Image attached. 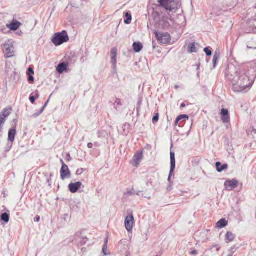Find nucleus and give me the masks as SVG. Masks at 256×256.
Wrapping results in <instances>:
<instances>
[{
  "mask_svg": "<svg viewBox=\"0 0 256 256\" xmlns=\"http://www.w3.org/2000/svg\"><path fill=\"white\" fill-rule=\"evenodd\" d=\"M244 68H237L234 66L229 67L226 78L232 84V90L236 92H242L252 86V81L250 80Z\"/></svg>",
  "mask_w": 256,
  "mask_h": 256,
  "instance_id": "obj_1",
  "label": "nucleus"
},
{
  "mask_svg": "<svg viewBox=\"0 0 256 256\" xmlns=\"http://www.w3.org/2000/svg\"><path fill=\"white\" fill-rule=\"evenodd\" d=\"M69 40V37L67 32L63 30L62 32H57L53 36L52 42L56 46H60Z\"/></svg>",
  "mask_w": 256,
  "mask_h": 256,
  "instance_id": "obj_2",
  "label": "nucleus"
},
{
  "mask_svg": "<svg viewBox=\"0 0 256 256\" xmlns=\"http://www.w3.org/2000/svg\"><path fill=\"white\" fill-rule=\"evenodd\" d=\"M158 2L160 5L166 10L174 12L180 6L178 0H159Z\"/></svg>",
  "mask_w": 256,
  "mask_h": 256,
  "instance_id": "obj_3",
  "label": "nucleus"
},
{
  "mask_svg": "<svg viewBox=\"0 0 256 256\" xmlns=\"http://www.w3.org/2000/svg\"><path fill=\"white\" fill-rule=\"evenodd\" d=\"M3 50L6 58L12 57L14 56V48L12 42L8 41L6 42L3 46Z\"/></svg>",
  "mask_w": 256,
  "mask_h": 256,
  "instance_id": "obj_4",
  "label": "nucleus"
},
{
  "mask_svg": "<svg viewBox=\"0 0 256 256\" xmlns=\"http://www.w3.org/2000/svg\"><path fill=\"white\" fill-rule=\"evenodd\" d=\"M154 33L157 40L163 44H168L170 40V36L168 32L160 34L154 30Z\"/></svg>",
  "mask_w": 256,
  "mask_h": 256,
  "instance_id": "obj_5",
  "label": "nucleus"
},
{
  "mask_svg": "<svg viewBox=\"0 0 256 256\" xmlns=\"http://www.w3.org/2000/svg\"><path fill=\"white\" fill-rule=\"evenodd\" d=\"M62 166L60 169V177L62 180L70 178V172L68 166L66 165L62 160H61Z\"/></svg>",
  "mask_w": 256,
  "mask_h": 256,
  "instance_id": "obj_6",
  "label": "nucleus"
},
{
  "mask_svg": "<svg viewBox=\"0 0 256 256\" xmlns=\"http://www.w3.org/2000/svg\"><path fill=\"white\" fill-rule=\"evenodd\" d=\"M238 181L236 179L232 180H227L224 182V186L226 190L230 191L238 187Z\"/></svg>",
  "mask_w": 256,
  "mask_h": 256,
  "instance_id": "obj_7",
  "label": "nucleus"
},
{
  "mask_svg": "<svg viewBox=\"0 0 256 256\" xmlns=\"http://www.w3.org/2000/svg\"><path fill=\"white\" fill-rule=\"evenodd\" d=\"M247 33L256 34V20H250L247 24V28L246 30Z\"/></svg>",
  "mask_w": 256,
  "mask_h": 256,
  "instance_id": "obj_8",
  "label": "nucleus"
},
{
  "mask_svg": "<svg viewBox=\"0 0 256 256\" xmlns=\"http://www.w3.org/2000/svg\"><path fill=\"white\" fill-rule=\"evenodd\" d=\"M134 223V218L132 214L127 216L125 219V227L128 232L132 230Z\"/></svg>",
  "mask_w": 256,
  "mask_h": 256,
  "instance_id": "obj_9",
  "label": "nucleus"
},
{
  "mask_svg": "<svg viewBox=\"0 0 256 256\" xmlns=\"http://www.w3.org/2000/svg\"><path fill=\"white\" fill-rule=\"evenodd\" d=\"M170 170L169 176L168 178V180H170V176L176 168L175 154H174V152H170Z\"/></svg>",
  "mask_w": 256,
  "mask_h": 256,
  "instance_id": "obj_10",
  "label": "nucleus"
},
{
  "mask_svg": "<svg viewBox=\"0 0 256 256\" xmlns=\"http://www.w3.org/2000/svg\"><path fill=\"white\" fill-rule=\"evenodd\" d=\"M82 186V183L80 182H71L68 185V188L71 192L76 193Z\"/></svg>",
  "mask_w": 256,
  "mask_h": 256,
  "instance_id": "obj_11",
  "label": "nucleus"
},
{
  "mask_svg": "<svg viewBox=\"0 0 256 256\" xmlns=\"http://www.w3.org/2000/svg\"><path fill=\"white\" fill-rule=\"evenodd\" d=\"M16 131L14 128L10 130L8 134V140L11 142L10 146H8V150L10 149L12 146V143L14 142Z\"/></svg>",
  "mask_w": 256,
  "mask_h": 256,
  "instance_id": "obj_12",
  "label": "nucleus"
},
{
  "mask_svg": "<svg viewBox=\"0 0 256 256\" xmlns=\"http://www.w3.org/2000/svg\"><path fill=\"white\" fill-rule=\"evenodd\" d=\"M221 119L224 123H227L230 121L228 111L226 109L222 108L221 110Z\"/></svg>",
  "mask_w": 256,
  "mask_h": 256,
  "instance_id": "obj_13",
  "label": "nucleus"
},
{
  "mask_svg": "<svg viewBox=\"0 0 256 256\" xmlns=\"http://www.w3.org/2000/svg\"><path fill=\"white\" fill-rule=\"evenodd\" d=\"M142 152H138L134 156L133 160L136 166H138L142 159Z\"/></svg>",
  "mask_w": 256,
  "mask_h": 256,
  "instance_id": "obj_14",
  "label": "nucleus"
},
{
  "mask_svg": "<svg viewBox=\"0 0 256 256\" xmlns=\"http://www.w3.org/2000/svg\"><path fill=\"white\" fill-rule=\"evenodd\" d=\"M216 170L218 172H221L222 170H226L228 168V165L226 164H222L218 162L216 164Z\"/></svg>",
  "mask_w": 256,
  "mask_h": 256,
  "instance_id": "obj_15",
  "label": "nucleus"
},
{
  "mask_svg": "<svg viewBox=\"0 0 256 256\" xmlns=\"http://www.w3.org/2000/svg\"><path fill=\"white\" fill-rule=\"evenodd\" d=\"M132 47L134 52H139L143 48V45L140 42H134L132 44Z\"/></svg>",
  "mask_w": 256,
  "mask_h": 256,
  "instance_id": "obj_16",
  "label": "nucleus"
},
{
  "mask_svg": "<svg viewBox=\"0 0 256 256\" xmlns=\"http://www.w3.org/2000/svg\"><path fill=\"white\" fill-rule=\"evenodd\" d=\"M117 50L112 48L111 50V63L116 62Z\"/></svg>",
  "mask_w": 256,
  "mask_h": 256,
  "instance_id": "obj_17",
  "label": "nucleus"
},
{
  "mask_svg": "<svg viewBox=\"0 0 256 256\" xmlns=\"http://www.w3.org/2000/svg\"><path fill=\"white\" fill-rule=\"evenodd\" d=\"M67 68V64L64 62L60 64L57 66L56 70L59 74H62Z\"/></svg>",
  "mask_w": 256,
  "mask_h": 256,
  "instance_id": "obj_18",
  "label": "nucleus"
},
{
  "mask_svg": "<svg viewBox=\"0 0 256 256\" xmlns=\"http://www.w3.org/2000/svg\"><path fill=\"white\" fill-rule=\"evenodd\" d=\"M220 58V53L219 52L216 51L214 52L213 60H212V64H213V68H215L217 64V62Z\"/></svg>",
  "mask_w": 256,
  "mask_h": 256,
  "instance_id": "obj_19",
  "label": "nucleus"
},
{
  "mask_svg": "<svg viewBox=\"0 0 256 256\" xmlns=\"http://www.w3.org/2000/svg\"><path fill=\"white\" fill-rule=\"evenodd\" d=\"M228 224L225 218H222L216 223V227L222 228L226 226Z\"/></svg>",
  "mask_w": 256,
  "mask_h": 256,
  "instance_id": "obj_20",
  "label": "nucleus"
},
{
  "mask_svg": "<svg viewBox=\"0 0 256 256\" xmlns=\"http://www.w3.org/2000/svg\"><path fill=\"white\" fill-rule=\"evenodd\" d=\"M236 236L230 232H228L226 234V240L227 242H231L234 240Z\"/></svg>",
  "mask_w": 256,
  "mask_h": 256,
  "instance_id": "obj_21",
  "label": "nucleus"
},
{
  "mask_svg": "<svg viewBox=\"0 0 256 256\" xmlns=\"http://www.w3.org/2000/svg\"><path fill=\"white\" fill-rule=\"evenodd\" d=\"M20 25V23L18 22H13L8 25V28L12 30H17Z\"/></svg>",
  "mask_w": 256,
  "mask_h": 256,
  "instance_id": "obj_22",
  "label": "nucleus"
},
{
  "mask_svg": "<svg viewBox=\"0 0 256 256\" xmlns=\"http://www.w3.org/2000/svg\"><path fill=\"white\" fill-rule=\"evenodd\" d=\"M188 120V116L186 114H182L176 118L174 122L175 126L178 124V122L182 120Z\"/></svg>",
  "mask_w": 256,
  "mask_h": 256,
  "instance_id": "obj_23",
  "label": "nucleus"
},
{
  "mask_svg": "<svg viewBox=\"0 0 256 256\" xmlns=\"http://www.w3.org/2000/svg\"><path fill=\"white\" fill-rule=\"evenodd\" d=\"M188 51L190 53L196 52L195 43H191L188 44Z\"/></svg>",
  "mask_w": 256,
  "mask_h": 256,
  "instance_id": "obj_24",
  "label": "nucleus"
},
{
  "mask_svg": "<svg viewBox=\"0 0 256 256\" xmlns=\"http://www.w3.org/2000/svg\"><path fill=\"white\" fill-rule=\"evenodd\" d=\"M0 218L2 220L8 223L10 220V215L6 212L3 213L0 216Z\"/></svg>",
  "mask_w": 256,
  "mask_h": 256,
  "instance_id": "obj_25",
  "label": "nucleus"
},
{
  "mask_svg": "<svg viewBox=\"0 0 256 256\" xmlns=\"http://www.w3.org/2000/svg\"><path fill=\"white\" fill-rule=\"evenodd\" d=\"M160 25L162 26V28L166 29L170 26V24L168 22H166L164 19L160 21Z\"/></svg>",
  "mask_w": 256,
  "mask_h": 256,
  "instance_id": "obj_26",
  "label": "nucleus"
},
{
  "mask_svg": "<svg viewBox=\"0 0 256 256\" xmlns=\"http://www.w3.org/2000/svg\"><path fill=\"white\" fill-rule=\"evenodd\" d=\"M125 16L126 18V20H124V23L126 24H130L132 20L131 14L130 12H127L125 14Z\"/></svg>",
  "mask_w": 256,
  "mask_h": 256,
  "instance_id": "obj_27",
  "label": "nucleus"
},
{
  "mask_svg": "<svg viewBox=\"0 0 256 256\" xmlns=\"http://www.w3.org/2000/svg\"><path fill=\"white\" fill-rule=\"evenodd\" d=\"M11 110V108H4L0 115H2L4 117L6 118L10 114Z\"/></svg>",
  "mask_w": 256,
  "mask_h": 256,
  "instance_id": "obj_28",
  "label": "nucleus"
},
{
  "mask_svg": "<svg viewBox=\"0 0 256 256\" xmlns=\"http://www.w3.org/2000/svg\"><path fill=\"white\" fill-rule=\"evenodd\" d=\"M6 120V118L4 117L2 115H0V136H2L1 131L2 129V126L4 125Z\"/></svg>",
  "mask_w": 256,
  "mask_h": 256,
  "instance_id": "obj_29",
  "label": "nucleus"
},
{
  "mask_svg": "<svg viewBox=\"0 0 256 256\" xmlns=\"http://www.w3.org/2000/svg\"><path fill=\"white\" fill-rule=\"evenodd\" d=\"M88 242V238L86 237H81L80 238V240L78 242V245L82 246L84 245L86 242Z\"/></svg>",
  "mask_w": 256,
  "mask_h": 256,
  "instance_id": "obj_30",
  "label": "nucleus"
},
{
  "mask_svg": "<svg viewBox=\"0 0 256 256\" xmlns=\"http://www.w3.org/2000/svg\"><path fill=\"white\" fill-rule=\"evenodd\" d=\"M108 136L107 132L105 130H100L98 133V138H104Z\"/></svg>",
  "mask_w": 256,
  "mask_h": 256,
  "instance_id": "obj_31",
  "label": "nucleus"
},
{
  "mask_svg": "<svg viewBox=\"0 0 256 256\" xmlns=\"http://www.w3.org/2000/svg\"><path fill=\"white\" fill-rule=\"evenodd\" d=\"M120 106H122L121 100L120 98H116L114 103L115 108L118 109Z\"/></svg>",
  "mask_w": 256,
  "mask_h": 256,
  "instance_id": "obj_32",
  "label": "nucleus"
},
{
  "mask_svg": "<svg viewBox=\"0 0 256 256\" xmlns=\"http://www.w3.org/2000/svg\"><path fill=\"white\" fill-rule=\"evenodd\" d=\"M204 51L207 56H210L212 54V48L210 47L205 48Z\"/></svg>",
  "mask_w": 256,
  "mask_h": 256,
  "instance_id": "obj_33",
  "label": "nucleus"
},
{
  "mask_svg": "<svg viewBox=\"0 0 256 256\" xmlns=\"http://www.w3.org/2000/svg\"><path fill=\"white\" fill-rule=\"evenodd\" d=\"M236 249L237 248L235 246H232L229 250V254L228 256H232L234 253L236 252Z\"/></svg>",
  "mask_w": 256,
  "mask_h": 256,
  "instance_id": "obj_34",
  "label": "nucleus"
},
{
  "mask_svg": "<svg viewBox=\"0 0 256 256\" xmlns=\"http://www.w3.org/2000/svg\"><path fill=\"white\" fill-rule=\"evenodd\" d=\"M135 194V192L134 190V188H132V190H128L127 192H126L124 194V196L125 197H128V196H132L133 194Z\"/></svg>",
  "mask_w": 256,
  "mask_h": 256,
  "instance_id": "obj_35",
  "label": "nucleus"
},
{
  "mask_svg": "<svg viewBox=\"0 0 256 256\" xmlns=\"http://www.w3.org/2000/svg\"><path fill=\"white\" fill-rule=\"evenodd\" d=\"M107 248H108V246H106V245H104L103 246V248H102V254H103V256H108V254H110V253H107L106 252Z\"/></svg>",
  "mask_w": 256,
  "mask_h": 256,
  "instance_id": "obj_36",
  "label": "nucleus"
},
{
  "mask_svg": "<svg viewBox=\"0 0 256 256\" xmlns=\"http://www.w3.org/2000/svg\"><path fill=\"white\" fill-rule=\"evenodd\" d=\"M159 119V114L157 113L152 118V122L154 124L156 123Z\"/></svg>",
  "mask_w": 256,
  "mask_h": 256,
  "instance_id": "obj_37",
  "label": "nucleus"
},
{
  "mask_svg": "<svg viewBox=\"0 0 256 256\" xmlns=\"http://www.w3.org/2000/svg\"><path fill=\"white\" fill-rule=\"evenodd\" d=\"M44 108H42L41 110L36 112L34 114V116L35 117V118H36L38 117V116H39L43 112H44Z\"/></svg>",
  "mask_w": 256,
  "mask_h": 256,
  "instance_id": "obj_38",
  "label": "nucleus"
},
{
  "mask_svg": "<svg viewBox=\"0 0 256 256\" xmlns=\"http://www.w3.org/2000/svg\"><path fill=\"white\" fill-rule=\"evenodd\" d=\"M30 100L32 104H34L36 100L35 97L32 96V94H30Z\"/></svg>",
  "mask_w": 256,
  "mask_h": 256,
  "instance_id": "obj_39",
  "label": "nucleus"
},
{
  "mask_svg": "<svg viewBox=\"0 0 256 256\" xmlns=\"http://www.w3.org/2000/svg\"><path fill=\"white\" fill-rule=\"evenodd\" d=\"M84 172V169L83 168H79L78 169L76 172V175H80L82 172Z\"/></svg>",
  "mask_w": 256,
  "mask_h": 256,
  "instance_id": "obj_40",
  "label": "nucleus"
},
{
  "mask_svg": "<svg viewBox=\"0 0 256 256\" xmlns=\"http://www.w3.org/2000/svg\"><path fill=\"white\" fill-rule=\"evenodd\" d=\"M112 67L113 68L114 72H115L116 70V62L112 63Z\"/></svg>",
  "mask_w": 256,
  "mask_h": 256,
  "instance_id": "obj_41",
  "label": "nucleus"
},
{
  "mask_svg": "<svg viewBox=\"0 0 256 256\" xmlns=\"http://www.w3.org/2000/svg\"><path fill=\"white\" fill-rule=\"evenodd\" d=\"M126 242H127V240H120V242H119L118 246H121L122 244L124 245Z\"/></svg>",
  "mask_w": 256,
  "mask_h": 256,
  "instance_id": "obj_42",
  "label": "nucleus"
},
{
  "mask_svg": "<svg viewBox=\"0 0 256 256\" xmlns=\"http://www.w3.org/2000/svg\"><path fill=\"white\" fill-rule=\"evenodd\" d=\"M135 194H136V195L138 196H142V197H144V194H142V191H137L136 192H135Z\"/></svg>",
  "mask_w": 256,
  "mask_h": 256,
  "instance_id": "obj_43",
  "label": "nucleus"
},
{
  "mask_svg": "<svg viewBox=\"0 0 256 256\" xmlns=\"http://www.w3.org/2000/svg\"><path fill=\"white\" fill-rule=\"evenodd\" d=\"M29 82H34V78L32 76H30L28 78Z\"/></svg>",
  "mask_w": 256,
  "mask_h": 256,
  "instance_id": "obj_44",
  "label": "nucleus"
},
{
  "mask_svg": "<svg viewBox=\"0 0 256 256\" xmlns=\"http://www.w3.org/2000/svg\"><path fill=\"white\" fill-rule=\"evenodd\" d=\"M147 186H150L152 185V180H148L146 182Z\"/></svg>",
  "mask_w": 256,
  "mask_h": 256,
  "instance_id": "obj_45",
  "label": "nucleus"
},
{
  "mask_svg": "<svg viewBox=\"0 0 256 256\" xmlns=\"http://www.w3.org/2000/svg\"><path fill=\"white\" fill-rule=\"evenodd\" d=\"M40 216H36L34 218V222H38L40 221Z\"/></svg>",
  "mask_w": 256,
  "mask_h": 256,
  "instance_id": "obj_46",
  "label": "nucleus"
},
{
  "mask_svg": "<svg viewBox=\"0 0 256 256\" xmlns=\"http://www.w3.org/2000/svg\"><path fill=\"white\" fill-rule=\"evenodd\" d=\"M30 73H32V74H34V72L32 68H28V74H30Z\"/></svg>",
  "mask_w": 256,
  "mask_h": 256,
  "instance_id": "obj_47",
  "label": "nucleus"
},
{
  "mask_svg": "<svg viewBox=\"0 0 256 256\" xmlns=\"http://www.w3.org/2000/svg\"><path fill=\"white\" fill-rule=\"evenodd\" d=\"M191 255H196L198 254L197 251L196 250H192L190 252Z\"/></svg>",
  "mask_w": 256,
  "mask_h": 256,
  "instance_id": "obj_48",
  "label": "nucleus"
},
{
  "mask_svg": "<svg viewBox=\"0 0 256 256\" xmlns=\"http://www.w3.org/2000/svg\"><path fill=\"white\" fill-rule=\"evenodd\" d=\"M247 48H249V49H256V44L254 46H250L249 45H248L247 46Z\"/></svg>",
  "mask_w": 256,
  "mask_h": 256,
  "instance_id": "obj_49",
  "label": "nucleus"
},
{
  "mask_svg": "<svg viewBox=\"0 0 256 256\" xmlns=\"http://www.w3.org/2000/svg\"><path fill=\"white\" fill-rule=\"evenodd\" d=\"M48 102H49V99L44 104V106L42 108H44V109L46 107Z\"/></svg>",
  "mask_w": 256,
  "mask_h": 256,
  "instance_id": "obj_50",
  "label": "nucleus"
},
{
  "mask_svg": "<svg viewBox=\"0 0 256 256\" xmlns=\"http://www.w3.org/2000/svg\"><path fill=\"white\" fill-rule=\"evenodd\" d=\"M93 146V144L91 142H89L88 144V147L90 148H92Z\"/></svg>",
  "mask_w": 256,
  "mask_h": 256,
  "instance_id": "obj_51",
  "label": "nucleus"
},
{
  "mask_svg": "<svg viewBox=\"0 0 256 256\" xmlns=\"http://www.w3.org/2000/svg\"><path fill=\"white\" fill-rule=\"evenodd\" d=\"M108 238H106L105 240V241H104V245H106V246H108Z\"/></svg>",
  "mask_w": 256,
  "mask_h": 256,
  "instance_id": "obj_52",
  "label": "nucleus"
},
{
  "mask_svg": "<svg viewBox=\"0 0 256 256\" xmlns=\"http://www.w3.org/2000/svg\"><path fill=\"white\" fill-rule=\"evenodd\" d=\"M39 96H39V94H38V92H36V94H35V96H34L35 98H39Z\"/></svg>",
  "mask_w": 256,
  "mask_h": 256,
  "instance_id": "obj_53",
  "label": "nucleus"
},
{
  "mask_svg": "<svg viewBox=\"0 0 256 256\" xmlns=\"http://www.w3.org/2000/svg\"><path fill=\"white\" fill-rule=\"evenodd\" d=\"M186 106V104L184 103H182L180 105V108H184Z\"/></svg>",
  "mask_w": 256,
  "mask_h": 256,
  "instance_id": "obj_54",
  "label": "nucleus"
},
{
  "mask_svg": "<svg viewBox=\"0 0 256 256\" xmlns=\"http://www.w3.org/2000/svg\"><path fill=\"white\" fill-rule=\"evenodd\" d=\"M144 197L145 198H147L148 200H150L151 198V196H144Z\"/></svg>",
  "mask_w": 256,
  "mask_h": 256,
  "instance_id": "obj_55",
  "label": "nucleus"
},
{
  "mask_svg": "<svg viewBox=\"0 0 256 256\" xmlns=\"http://www.w3.org/2000/svg\"><path fill=\"white\" fill-rule=\"evenodd\" d=\"M178 88H179V86H178V85H176V86H174V88H175L176 89H178Z\"/></svg>",
  "mask_w": 256,
  "mask_h": 256,
  "instance_id": "obj_56",
  "label": "nucleus"
},
{
  "mask_svg": "<svg viewBox=\"0 0 256 256\" xmlns=\"http://www.w3.org/2000/svg\"><path fill=\"white\" fill-rule=\"evenodd\" d=\"M156 256H158V255H156Z\"/></svg>",
  "mask_w": 256,
  "mask_h": 256,
  "instance_id": "obj_57",
  "label": "nucleus"
}]
</instances>
